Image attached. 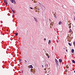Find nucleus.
<instances>
[{
  "label": "nucleus",
  "instance_id": "obj_1",
  "mask_svg": "<svg viewBox=\"0 0 75 75\" xmlns=\"http://www.w3.org/2000/svg\"><path fill=\"white\" fill-rule=\"evenodd\" d=\"M55 62H56L55 64L57 66V65H59V64H58L59 62H58L57 59H55Z\"/></svg>",
  "mask_w": 75,
  "mask_h": 75
},
{
  "label": "nucleus",
  "instance_id": "obj_2",
  "mask_svg": "<svg viewBox=\"0 0 75 75\" xmlns=\"http://www.w3.org/2000/svg\"><path fill=\"white\" fill-rule=\"evenodd\" d=\"M10 1L12 3H14V4H16V2L15 0H10Z\"/></svg>",
  "mask_w": 75,
  "mask_h": 75
},
{
  "label": "nucleus",
  "instance_id": "obj_3",
  "mask_svg": "<svg viewBox=\"0 0 75 75\" xmlns=\"http://www.w3.org/2000/svg\"><path fill=\"white\" fill-rule=\"evenodd\" d=\"M28 67L29 68H33V67L32 65H29V66H28Z\"/></svg>",
  "mask_w": 75,
  "mask_h": 75
},
{
  "label": "nucleus",
  "instance_id": "obj_4",
  "mask_svg": "<svg viewBox=\"0 0 75 75\" xmlns=\"http://www.w3.org/2000/svg\"><path fill=\"white\" fill-rule=\"evenodd\" d=\"M4 2L5 3H6V5H7V2L6 0H4Z\"/></svg>",
  "mask_w": 75,
  "mask_h": 75
},
{
  "label": "nucleus",
  "instance_id": "obj_5",
  "mask_svg": "<svg viewBox=\"0 0 75 75\" xmlns=\"http://www.w3.org/2000/svg\"><path fill=\"white\" fill-rule=\"evenodd\" d=\"M30 71L31 72H33V73L34 72H35V71H34V70H33V69H30Z\"/></svg>",
  "mask_w": 75,
  "mask_h": 75
},
{
  "label": "nucleus",
  "instance_id": "obj_6",
  "mask_svg": "<svg viewBox=\"0 0 75 75\" xmlns=\"http://www.w3.org/2000/svg\"><path fill=\"white\" fill-rule=\"evenodd\" d=\"M59 25H61V24H62V22H61V21H59Z\"/></svg>",
  "mask_w": 75,
  "mask_h": 75
},
{
  "label": "nucleus",
  "instance_id": "obj_7",
  "mask_svg": "<svg viewBox=\"0 0 75 75\" xmlns=\"http://www.w3.org/2000/svg\"><path fill=\"white\" fill-rule=\"evenodd\" d=\"M34 19L35 20V21H36V22H37V18H34Z\"/></svg>",
  "mask_w": 75,
  "mask_h": 75
},
{
  "label": "nucleus",
  "instance_id": "obj_8",
  "mask_svg": "<svg viewBox=\"0 0 75 75\" xmlns=\"http://www.w3.org/2000/svg\"><path fill=\"white\" fill-rule=\"evenodd\" d=\"M71 52L72 53H74V50L72 49L71 50Z\"/></svg>",
  "mask_w": 75,
  "mask_h": 75
},
{
  "label": "nucleus",
  "instance_id": "obj_9",
  "mask_svg": "<svg viewBox=\"0 0 75 75\" xmlns=\"http://www.w3.org/2000/svg\"><path fill=\"white\" fill-rule=\"evenodd\" d=\"M59 61L60 62H62V60L61 59H59Z\"/></svg>",
  "mask_w": 75,
  "mask_h": 75
},
{
  "label": "nucleus",
  "instance_id": "obj_10",
  "mask_svg": "<svg viewBox=\"0 0 75 75\" xmlns=\"http://www.w3.org/2000/svg\"><path fill=\"white\" fill-rule=\"evenodd\" d=\"M51 40H49V42H48V44H50V43H51Z\"/></svg>",
  "mask_w": 75,
  "mask_h": 75
},
{
  "label": "nucleus",
  "instance_id": "obj_11",
  "mask_svg": "<svg viewBox=\"0 0 75 75\" xmlns=\"http://www.w3.org/2000/svg\"><path fill=\"white\" fill-rule=\"evenodd\" d=\"M52 26V23H51L50 24V27H51Z\"/></svg>",
  "mask_w": 75,
  "mask_h": 75
},
{
  "label": "nucleus",
  "instance_id": "obj_12",
  "mask_svg": "<svg viewBox=\"0 0 75 75\" xmlns=\"http://www.w3.org/2000/svg\"><path fill=\"white\" fill-rule=\"evenodd\" d=\"M72 62L73 63H75V61L74 60H72Z\"/></svg>",
  "mask_w": 75,
  "mask_h": 75
},
{
  "label": "nucleus",
  "instance_id": "obj_13",
  "mask_svg": "<svg viewBox=\"0 0 75 75\" xmlns=\"http://www.w3.org/2000/svg\"><path fill=\"white\" fill-rule=\"evenodd\" d=\"M33 3H36L37 2H36V1H35V0H34L33 1Z\"/></svg>",
  "mask_w": 75,
  "mask_h": 75
},
{
  "label": "nucleus",
  "instance_id": "obj_14",
  "mask_svg": "<svg viewBox=\"0 0 75 75\" xmlns=\"http://www.w3.org/2000/svg\"><path fill=\"white\" fill-rule=\"evenodd\" d=\"M69 26H71V23H70L68 24Z\"/></svg>",
  "mask_w": 75,
  "mask_h": 75
},
{
  "label": "nucleus",
  "instance_id": "obj_15",
  "mask_svg": "<svg viewBox=\"0 0 75 75\" xmlns=\"http://www.w3.org/2000/svg\"><path fill=\"white\" fill-rule=\"evenodd\" d=\"M69 32V33H71V29H70Z\"/></svg>",
  "mask_w": 75,
  "mask_h": 75
},
{
  "label": "nucleus",
  "instance_id": "obj_16",
  "mask_svg": "<svg viewBox=\"0 0 75 75\" xmlns=\"http://www.w3.org/2000/svg\"><path fill=\"white\" fill-rule=\"evenodd\" d=\"M15 34L16 35H18V33H15Z\"/></svg>",
  "mask_w": 75,
  "mask_h": 75
},
{
  "label": "nucleus",
  "instance_id": "obj_17",
  "mask_svg": "<svg viewBox=\"0 0 75 75\" xmlns=\"http://www.w3.org/2000/svg\"><path fill=\"white\" fill-rule=\"evenodd\" d=\"M12 11L13 12V14H14V13H15V12H14V11L13 10H12Z\"/></svg>",
  "mask_w": 75,
  "mask_h": 75
},
{
  "label": "nucleus",
  "instance_id": "obj_18",
  "mask_svg": "<svg viewBox=\"0 0 75 75\" xmlns=\"http://www.w3.org/2000/svg\"><path fill=\"white\" fill-rule=\"evenodd\" d=\"M69 45H70V46H71V43H69Z\"/></svg>",
  "mask_w": 75,
  "mask_h": 75
},
{
  "label": "nucleus",
  "instance_id": "obj_19",
  "mask_svg": "<svg viewBox=\"0 0 75 75\" xmlns=\"http://www.w3.org/2000/svg\"><path fill=\"white\" fill-rule=\"evenodd\" d=\"M46 55H47V57H48V55H49V54L48 53H46Z\"/></svg>",
  "mask_w": 75,
  "mask_h": 75
},
{
  "label": "nucleus",
  "instance_id": "obj_20",
  "mask_svg": "<svg viewBox=\"0 0 75 75\" xmlns=\"http://www.w3.org/2000/svg\"><path fill=\"white\" fill-rule=\"evenodd\" d=\"M69 28H71V26H69Z\"/></svg>",
  "mask_w": 75,
  "mask_h": 75
},
{
  "label": "nucleus",
  "instance_id": "obj_21",
  "mask_svg": "<svg viewBox=\"0 0 75 75\" xmlns=\"http://www.w3.org/2000/svg\"><path fill=\"white\" fill-rule=\"evenodd\" d=\"M39 3V4H40V6H41V5H42V6H43V5H42V4H41V3Z\"/></svg>",
  "mask_w": 75,
  "mask_h": 75
},
{
  "label": "nucleus",
  "instance_id": "obj_22",
  "mask_svg": "<svg viewBox=\"0 0 75 75\" xmlns=\"http://www.w3.org/2000/svg\"><path fill=\"white\" fill-rule=\"evenodd\" d=\"M46 73H47V71L45 70V74H46Z\"/></svg>",
  "mask_w": 75,
  "mask_h": 75
},
{
  "label": "nucleus",
  "instance_id": "obj_23",
  "mask_svg": "<svg viewBox=\"0 0 75 75\" xmlns=\"http://www.w3.org/2000/svg\"><path fill=\"white\" fill-rule=\"evenodd\" d=\"M30 8L32 10H33V8L31 7H30Z\"/></svg>",
  "mask_w": 75,
  "mask_h": 75
},
{
  "label": "nucleus",
  "instance_id": "obj_24",
  "mask_svg": "<svg viewBox=\"0 0 75 75\" xmlns=\"http://www.w3.org/2000/svg\"><path fill=\"white\" fill-rule=\"evenodd\" d=\"M73 44L74 45H75V42H73Z\"/></svg>",
  "mask_w": 75,
  "mask_h": 75
},
{
  "label": "nucleus",
  "instance_id": "obj_25",
  "mask_svg": "<svg viewBox=\"0 0 75 75\" xmlns=\"http://www.w3.org/2000/svg\"><path fill=\"white\" fill-rule=\"evenodd\" d=\"M68 41H69V42H71V40H68Z\"/></svg>",
  "mask_w": 75,
  "mask_h": 75
},
{
  "label": "nucleus",
  "instance_id": "obj_26",
  "mask_svg": "<svg viewBox=\"0 0 75 75\" xmlns=\"http://www.w3.org/2000/svg\"><path fill=\"white\" fill-rule=\"evenodd\" d=\"M44 41H45V40H46V38H44Z\"/></svg>",
  "mask_w": 75,
  "mask_h": 75
},
{
  "label": "nucleus",
  "instance_id": "obj_27",
  "mask_svg": "<svg viewBox=\"0 0 75 75\" xmlns=\"http://www.w3.org/2000/svg\"><path fill=\"white\" fill-rule=\"evenodd\" d=\"M66 52H68V50L67 49H66Z\"/></svg>",
  "mask_w": 75,
  "mask_h": 75
},
{
  "label": "nucleus",
  "instance_id": "obj_28",
  "mask_svg": "<svg viewBox=\"0 0 75 75\" xmlns=\"http://www.w3.org/2000/svg\"><path fill=\"white\" fill-rule=\"evenodd\" d=\"M25 62H26V63H27V61H26V60H25Z\"/></svg>",
  "mask_w": 75,
  "mask_h": 75
},
{
  "label": "nucleus",
  "instance_id": "obj_29",
  "mask_svg": "<svg viewBox=\"0 0 75 75\" xmlns=\"http://www.w3.org/2000/svg\"><path fill=\"white\" fill-rule=\"evenodd\" d=\"M35 11H36V12H37V10H36Z\"/></svg>",
  "mask_w": 75,
  "mask_h": 75
},
{
  "label": "nucleus",
  "instance_id": "obj_30",
  "mask_svg": "<svg viewBox=\"0 0 75 75\" xmlns=\"http://www.w3.org/2000/svg\"><path fill=\"white\" fill-rule=\"evenodd\" d=\"M5 53H6V54H7V52H5Z\"/></svg>",
  "mask_w": 75,
  "mask_h": 75
},
{
  "label": "nucleus",
  "instance_id": "obj_31",
  "mask_svg": "<svg viewBox=\"0 0 75 75\" xmlns=\"http://www.w3.org/2000/svg\"><path fill=\"white\" fill-rule=\"evenodd\" d=\"M46 69H45V71H46Z\"/></svg>",
  "mask_w": 75,
  "mask_h": 75
},
{
  "label": "nucleus",
  "instance_id": "obj_32",
  "mask_svg": "<svg viewBox=\"0 0 75 75\" xmlns=\"http://www.w3.org/2000/svg\"><path fill=\"white\" fill-rule=\"evenodd\" d=\"M42 67H43V68L44 67V66H43V65H42Z\"/></svg>",
  "mask_w": 75,
  "mask_h": 75
},
{
  "label": "nucleus",
  "instance_id": "obj_33",
  "mask_svg": "<svg viewBox=\"0 0 75 75\" xmlns=\"http://www.w3.org/2000/svg\"><path fill=\"white\" fill-rule=\"evenodd\" d=\"M54 17H56V16H55V15H54Z\"/></svg>",
  "mask_w": 75,
  "mask_h": 75
},
{
  "label": "nucleus",
  "instance_id": "obj_34",
  "mask_svg": "<svg viewBox=\"0 0 75 75\" xmlns=\"http://www.w3.org/2000/svg\"><path fill=\"white\" fill-rule=\"evenodd\" d=\"M74 72L75 73V70L74 71Z\"/></svg>",
  "mask_w": 75,
  "mask_h": 75
},
{
  "label": "nucleus",
  "instance_id": "obj_35",
  "mask_svg": "<svg viewBox=\"0 0 75 75\" xmlns=\"http://www.w3.org/2000/svg\"><path fill=\"white\" fill-rule=\"evenodd\" d=\"M11 10L12 11V10H13L12 9V8H11Z\"/></svg>",
  "mask_w": 75,
  "mask_h": 75
},
{
  "label": "nucleus",
  "instance_id": "obj_36",
  "mask_svg": "<svg viewBox=\"0 0 75 75\" xmlns=\"http://www.w3.org/2000/svg\"><path fill=\"white\" fill-rule=\"evenodd\" d=\"M48 58H50V56H48Z\"/></svg>",
  "mask_w": 75,
  "mask_h": 75
},
{
  "label": "nucleus",
  "instance_id": "obj_37",
  "mask_svg": "<svg viewBox=\"0 0 75 75\" xmlns=\"http://www.w3.org/2000/svg\"><path fill=\"white\" fill-rule=\"evenodd\" d=\"M64 49L65 50V48H64Z\"/></svg>",
  "mask_w": 75,
  "mask_h": 75
},
{
  "label": "nucleus",
  "instance_id": "obj_38",
  "mask_svg": "<svg viewBox=\"0 0 75 75\" xmlns=\"http://www.w3.org/2000/svg\"><path fill=\"white\" fill-rule=\"evenodd\" d=\"M32 0V1H33L34 0Z\"/></svg>",
  "mask_w": 75,
  "mask_h": 75
},
{
  "label": "nucleus",
  "instance_id": "obj_39",
  "mask_svg": "<svg viewBox=\"0 0 75 75\" xmlns=\"http://www.w3.org/2000/svg\"><path fill=\"white\" fill-rule=\"evenodd\" d=\"M23 72V71H22V72Z\"/></svg>",
  "mask_w": 75,
  "mask_h": 75
}]
</instances>
